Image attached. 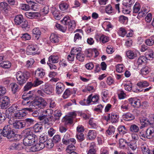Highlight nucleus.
<instances>
[{"label":"nucleus","instance_id":"nucleus-10","mask_svg":"<svg viewBox=\"0 0 154 154\" xmlns=\"http://www.w3.org/2000/svg\"><path fill=\"white\" fill-rule=\"evenodd\" d=\"M65 88L64 85L61 82H58L56 85V92L58 94H61Z\"/></svg>","mask_w":154,"mask_h":154},{"label":"nucleus","instance_id":"nucleus-32","mask_svg":"<svg viewBox=\"0 0 154 154\" xmlns=\"http://www.w3.org/2000/svg\"><path fill=\"white\" fill-rule=\"evenodd\" d=\"M47 103L45 100L42 97H39V108L43 109L47 105Z\"/></svg>","mask_w":154,"mask_h":154},{"label":"nucleus","instance_id":"nucleus-18","mask_svg":"<svg viewBox=\"0 0 154 154\" xmlns=\"http://www.w3.org/2000/svg\"><path fill=\"white\" fill-rule=\"evenodd\" d=\"M154 136V128L151 127L148 128L146 132V137L149 139L152 138Z\"/></svg>","mask_w":154,"mask_h":154},{"label":"nucleus","instance_id":"nucleus-28","mask_svg":"<svg viewBox=\"0 0 154 154\" xmlns=\"http://www.w3.org/2000/svg\"><path fill=\"white\" fill-rule=\"evenodd\" d=\"M145 42L148 46H151L154 44V35L151 36L149 38L146 39Z\"/></svg>","mask_w":154,"mask_h":154},{"label":"nucleus","instance_id":"nucleus-29","mask_svg":"<svg viewBox=\"0 0 154 154\" xmlns=\"http://www.w3.org/2000/svg\"><path fill=\"white\" fill-rule=\"evenodd\" d=\"M127 144L133 150H135L137 147V141L131 140L130 142L128 143Z\"/></svg>","mask_w":154,"mask_h":154},{"label":"nucleus","instance_id":"nucleus-17","mask_svg":"<svg viewBox=\"0 0 154 154\" xmlns=\"http://www.w3.org/2000/svg\"><path fill=\"white\" fill-rule=\"evenodd\" d=\"M51 41L53 43H58L60 41V38L59 35L55 33H52L50 37Z\"/></svg>","mask_w":154,"mask_h":154},{"label":"nucleus","instance_id":"nucleus-24","mask_svg":"<svg viewBox=\"0 0 154 154\" xmlns=\"http://www.w3.org/2000/svg\"><path fill=\"white\" fill-rule=\"evenodd\" d=\"M79 30L80 31L81 34L76 33L74 35V41L75 43L78 42L82 39V35L83 34V31L82 30Z\"/></svg>","mask_w":154,"mask_h":154},{"label":"nucleus","instance_id":"nucleus-8","mask_svg":"<svg viewBox=\"0 0 154 154\" xmlns=\"http://www.w3.org/2000/svg\"><path fill=\"white\" fill-rule=\"evenodd\" d=\"M128 100L131 105L135 108H138L140 106V100L135 98H131Z\"/></svg>","mask_w":154,"mask_h":154},{"label":"nucleus","instance_id":"nucleus-57","mask_svg":"<svg viewBox=\"0 0 154 154\" xmlns=\"http://www.w3.org/2000/svg\"><path fill=\"white\" fill-rule=\"evenodd\" d=\"M125 89L127 91H130L131 90L132 88V84L130 82H127L126 84H124Z\"/></svg>","mask_w":154,"mask_h":154},{"label":"nucleus","instance_id":"nucleus-36","mask_svg":"<svg viewBox=\"0 0 154 154\" xmlns=\"http://www.w3.org/2000/svg\"><path fill=\"white\" fill-rule=\"evenodd\" d=\"M115 128L112 125L110 126L108 129L106 131V133L107 135L111 136L113 135L115 131Z\"/></svg>","mask_w":154,"mask_h":154},{"label":"nucleus","instance_id":"nucleus-30","mask_svg":"<svg viewBox=\"0 0 154 154\" xmlns=\"http://www.w3.org/2000/svg\"><path fill=\"white\" fill-rule=\"evenodd\" d=\"M137 86L140 88H145L149 85V83L146 81L142 80L138 82L137 84Z\"/></svg>","mask_w":154,"mask_h":154},{"label":"nucleus","instance_id":"nucleus-34","mask_svg":"<svg viewBox=\"0 0 154 154\" xmlns=\"http://www.w3.org/2000/svg\"><path fill=\"white\" fill-rule=\"evenodd\" d=\"M150 71V69L147 66L143 67L140 70V73L143 75H146L148 74Z\"/></svg>","mask_w":154,"mask_h":154},{"label":"nucleus","instance_id":"nucleus-16","mask_svg":"<svg viewBox=\"0 0 154 154\" xmlns=\"http://www.w3.org/2000/svg\"><path fill=\"white\" fill-rule=\"evenodd\" d=\"M23 148V145L22 143H13L10 146L9 149L10 150L17 149L20 150Z\"/></svg>","mask_w":154,"mask_h":154},{"label":"nucleus","instance_id":"nucleus-63","mask_svg":"<svg viewBox=\"0 0 154 154\" xmlns=\"http://www.w3.org/2000/svg\"><path fill=\"white\" fill-rule=\"evenodd\" d=\"M118 97L120 99H124L126 97V94L123 91H119L118 92Z\"/></svg>","mask_w":154,"mask_h":154},{"label":"nucleus","instance_id":"nucleus-47","mask_svg":"<svg viewBox=\"0 0 154 154\" xmlns=\"http://www.w3.org/2000/svg\"><path fill=\"white\" fill-rule=\"evenodd\" d=\"M10 8L9 5L6 2H2L0 3L1 10H8Z\"/></svg>","mask_w":154,"mask_h":154},{"label":"nucleus","instance_id":"nucleus-35","mask_svg":"<svg viewBox=\"0 0 154 154\" xmlns=\"http://www.w3.org/2000/svg\"><path fill=\"white\" fill-rule=\"evenodd\" d=\"M72 90L70 88L67 89L64 92L62 97L64 99L68 98L72 93Z\"/></svg>","mask_w":154,"mask_h":154},{"label":"nucleus","instance_id":"nucleus-40","mask_svg":"<svg viewBox=\"0 0 154 154\" xmlns=\"http://www.w3.org/2000/svg\"><path fill=\"white\" fill-rule=\"evenodd\" d=\"M39 120L41 121L40 123L45 124H48L49 121L48 118L45 114L43 116L39 117Z\"/></svg>","mask_w":154,"mask_h":154},{"label":"nucleus","instance_id":"nucleus-41","mask_svg":"<svg viewBox=\"0 0 154 154\" xmlns=\"http://www.w3.org/2000/svg\"><path fill=\"white\" fill-rule=\"evenodd\" d=\"M70 135L68 133H66L64 135L62 139L63 143L66 145L68 144L69 140V139Z\"/></svg>","mask_w":154,"mask_h":154},{"label":"nucleus","instance_id":"nucleus-62","mask_svg":"<svg viewBox=\"0 0 154 154\" xmlns=\"http://www.w3.org/2000/svg\"><path fill=\"white\" fill-rule=\"evenodd\" d=\"M69 5L66 3H62L59 5V8L60 10H66L68 8Z\"/></svg>","mask_w":154,"mask_h":154},{"label":"nucleus","instance_id":"nucleus-11","mask_svg":"<svg viewBox=\"0 0 154 154\" xmlns=\"http://www.w3.org/2000/svg\"><path fill=\"white\" fill-rule=\"evenodd\" d=\"M99 99V96L97 95L92 96V94H91L88 96L86 102L88 104H89L92 102L94 103H97Z\"/></svg>","mask_w":154,"mask_h":154},{"label":"nucleus","instance_id":"nucleus-64","mask_svg":"<svg viewBox=\"0 0 154 154\" xmlns=\"http://www.w3.org/2000/svg\"><path fill=\"white\" fill-rule=\"evenodd\" d=\"M119 142V147L121 148H123L125 146V144L126 143V142L124 139H120Z\"/></svg>","mask_w":154,"mask_h":154},{"label":"nucleus","instance_id":"nucleus-2","mask_svg":"<svg viewBox=\"0 0 154 154\" xmlns=\"http://www.w3.org/2000/svg\"><path fill=\"white\" fill-rule=\"evenodd\" d=\"M52 89L51 86H48L45 83L39 80V95L43 96L44 93L50 94L52 93Z\"/></svg>","mask_w":154,"mask_h":154},{"label":"nucleus","instance_id":"nucleus-25","mask_svg":"<svg viewBox=\"0 0 154 154\" xmlns=\"http://www.w3.org/2000/svg\"><path fill=\"white\" fill-rule=\"evenodd\" d=\"M146 57L145 56H140L138 59L137 61L135 63V64L137 66H138L143 64L146 61Z\"/></svg>","mask_w":154,"mask_h":154},{"label":"nucleus","instance_id":"nucleus-20","mask_svg":"<svg viewBox=\"0 0 154 154\" xmlns=\"http://www.w3.org/2000/svg\"><path fill=\"white\" fill-rule=\"evenodd\" d=\"M25 126V124L20 121H15L13 127L16 129H21Z\"/></svg>","mask_w":154,"mask_h":154},{"label":"nucleus","instance_id":"nucleus-60","mask_svg":"<svg viewBox=\"0 0 154 154\" xmlns=\"http://www.w3.org/2000/svg\"><path fill=\"white\" fill-rule=\"evenodd\" d=\"M6 92L5 88L2 86H0V98L3 97L4 95Z\"/></svg>","mask_w":154,"mask_h":154},{"label":"nucleus","instance_id":"nucleus-51","mask_svg":"<svg viewBox=\"0 0 154 154\" xmlns=\"http://www.w3.org/2000/svg\"><path fill=\"white\" fill-rule=\"evenodd\" d=\"M11 65V63L9 61L4 62L3 63H0V66L5 69L10 68Z\"/></svg>","mask_w":154,"mask_h":154},{"label":"nucleus","instance_id":"nucleus-37","mask_svg":"<svg viewBox=\"0 0 154 154\" xmlns=\"http://www.w3.org/2000/svg\"><path fill=\"white\" fill-rule=\"evenodd\" d=\"M11 85L12 91L14 94L19 91L20 89L19 85L16 83H13L11 84Z\"/></svg>","mask_w":154,"mask_h":154},{"label":"nucleus","instance_id":"nucleus-55","mask_svg":"<svg viewBox=\"0 0 154 154\" xmlns=\"http://www.w3.org/2000/svg\"><path fill=\"white\" fill-rule=\"evenodd\" d=\"M70 21L69 16H66L64 17L61 22L64 25H67Z\"/></svg>","mask_w":154,"mask_h":154},{"label":"nucleus","instance_id":"nucleus-50","mask_svg":"<svg viewBox=\"0 0 154 154\" xmlns=\"http://www.w3.org/2000/svg\"><path fill=\"white\" fill-rule=\"evenodd\" d=\"M76 137L78 140V141L79 142H82L85 139L83 133H76Z\"/></svg>","mask_w":154,"mask_h":154},{"label":"nucleus","instance_id":"nucleus-61","mask_svg":"<svg viewBox=\"0 0 154 154\" xmlns=\"http://www.w3.org/2000/svg\"><path fill=\"white\" fill-rule=\"evenodd\" d=\"M81 51V49L80 48L74 47L72 49L71 52V53L74 54V55L75 54L77 55V53H80Z\"/></svg>","mask_w":154,"mask_h":154},{"label":"nucleus","instance_id":"nucleus-38","mask_svg":"<svg viewBox=\"0 0 154 154\" xmlns=\"http://www.w3.org/2000/svg\"><path fill=\"white\" fill-rule=\"evenodd\" d=\"M109 91L107 90H104L102 91L101 95L104 101L105 102L107 100L109 97Z\"/></svg>","mask_w":154,"mask_h":154},{"label":"nucleus","instance_id":"nucleus-3","mask_svg":"<svg viewBox=\"0 0 154 154\" xmlns=\"http://www.w3.org/2000/svg\"><path fill=\"white\" fill-rule=\"evenodd\" d=\"M16 78L17 83L20 85H23L26 83L28 79L26 75L20 71H19L17 73Z\"/></svg>","mask_w":154,"mask_h":154},{"label":"nucleus","instance_id":"nucleus-7","mask_svg":"<svg viewBox=\"0 0 154 154\" xmlns=\"http://www.w3.org/2000/svg\"><path fill=\"white\" fill-rule=\"evenodd\" d=\"M38 85V79L37 78L36 80L34 81L33 84L31 82H28L24 87V90L25 91H27L30 89L33 86L36 87Z\"/></svg>","mask_w":154,"mask_h":154},{"label":"nucleus","instance_id":"nucleus-27","mask_svg":"<svg viewBox=\"0 0 154 154\" xmlns=\"http://www.w3.org/2000/svg\"><path fill=\"white\" fill-rule=\"evenodd\" d=\"M117 129L119 134L121 135L125 134L127 132V130L124 125H119Z\"/></svg>","mask_w":154,"mask_h":154},{"label":"nucleus","instance_id":"nucleus-22","mask_svg":"<svg viewBox=\"0 0 154 154\" xmlns=\"http://www.w3.org/2000/svg\"><path fill=\"white\" fill-rule=\"evenodd\" d=\"M19 110V106L17 104H13L8 109V111L11 114Z\"/></svg>","mask_w":154,"mask_h":154},{"label":"nucleus","instance_id":"nucleus-33","mask_svg":"<svg viewBox=\"0 0 154 154\" xmlns=\"http://www.w3.org/2000/svg\"><path fill=\"white\" fill-rule=\"evenodd\" d=\"M97 134L94 130H89L88 134V137L89 139L93 140L96 137Z\"/></svg>","mask_w":154,"mask_h":154},{"label":"nucleus","instance_id":"nucleus-46","mask_svg":"<svg viewBox=\"0 0 154 154\" xmlns=\"http://www.w3.org/2000/svg\"><path fill=\"white\" fill-rule=\"evenodd\" d=\"M35 143V145L31 147H29L27 149L29 150L30 152H35L38 151V142Z\"/></svg>","mask_w":154,"mask_h":154},{"label":"nucleus","instance_id":"nucleus-49","mask_svg":"<svg viewBox=\"0 0 154 154\" xmlns=\"http://www.w3.org/2000/svg\"><path fill=\"white\" fill-rule=\"evenodd\" d=\"M99 39L102 43H105L109 41V38L106 36L102 35L100 37Z\"/></svg>","mask_w":154,"mask_h":154},{"label":"nucleus","instance_id":"nucleus-6","mask_svg":"<svg viewBox=\"0 0 154 154\" xmlns=\"http://www.w3.org/2000/svg\"><path fill=\"white\" fill-rule=\"evenodd\" d=\"M140 121L142 126L140 127V128H142L148 126L149 125H152L153 124L152 121L150 119H149L145 118H140Z\"/></svg>","mask_w":154,"mask_h":154},{"label":"nucleus","instance_id":"nucleus-15","mask_svg":"<svg viewBox=\"0 0 154 154\" xmlns=\"http://www.w3.org/2000/svg\"><path fill=\"white\" fill-rule=\"evenodd\" d=\"M122 119L126 121H130L135 119L134 116L129 112H128L123 114L122 116Z\"/></svg>","mask_w":154,"mask_h":154},{"label":"nucleus","instance_id":"nucleus-43","mask_svg":"<svg viewBox=\"0 0 154 154\" xmlns=\"http://www.w3.org/2000/svg\"><path fill=\"white\" fill-rule=\"evenodd\" d=\"M21 24V27L24 30L27 31L29 30V26L26 20H24Z\"/></svg>","mask_w":154,"mask_h":154},{"label":"nucleus","instance_id":"nucleus-1","mask_svg":"<svg viewBox=\"0 0 154 154\" xmlns=\"http://www.w3.org/2000/svg\"><path fill=\"white\" fill-rule=\"evenodd\" d=\"M23 144L25 146H30L33 143L38 142V135L28 130L24 132Z\"/></svg>","mask_w":154,"mask_h":154},{"label":"nucleus","instance_id":"nucleus-4","mask_svg":"<svg viewBox=\"0 0 154 154\" xmlns=\"http://www.w3.org/2000/svg\"><path fill=\"white\" fill-rule=\"evenodd\" d=\"M15 134L13 130L10 128L9 125L5 126L2 131V136L7 137L8 139L12 138L15 136Z\"/></svg>","mask_w":154,"mask_h":154},{"label":"nucleus","instance_id":"nucleus-48","mask_svg":"<svg viewBox=\"0 0 154 154\" xmlns=\"http://www.w3.org/2000/svg\"><path fill=\"white\" fill-rule=\"evenodd\" d=\"M118 33L120 36L122 37H124L127 34L125 29L123 27H121L119 29Z\"/></svg>","mask_w":154,"mask_h":154},{"label":"nucleus","instance_id":"nucleus-26","mask_svg":"<svg viewBox=\"0 0 154 154\" xmlns=\"http://www.w3.org/2000/svg\"><path fill=\"white\" fill-rule=\"evenodd\" d=\"M52 14L56 20L60 19L62 17V13L60 12L59 10H54Z\"/></svg>","mask_w":154,"mask_h":154},{"label":"nucleus","instance_id":"nucleus-42","mask_svg":"<svg viewBox=\"0 0 154 154\" xmlns=\"http://www.w3.org/2000/svg\"><path fill=\"white\" fill-rule=\"evenodd\" d=\"M33 109H38V96L32 102Z\"/></svg>","mask_w":154,"mask_h":154},{"label":"nucleus","instance_id":"nucleus-56","mask_svg":"<svg viewBox=\"0 0 154 154\" xmlns=\"http://www.w3.org/2000/svg\"><path fill=\"white\" fill-rule=\"evenodd\" d=\"M85 57L84 55L82 53H77L76 58L79 61L83 62L84 60Z\"/></svg>","mask_w":154,"mask_h":154},{"label":"nucleus","instance_id":"nucleus-14","mask_svg":"<svg viewBox=\"0 0 154 154\" xmlns=\"http://www.w3.org/2000/svg\"><path fill=\"white\" fill-rule=\"evenodd\" d=\"M38 90H33L29 91L28 93V95L26 97H25L26 99L28 100L32 99V98H35L38 96Z\"/></svg>","mask_w":154,"mask_h":154},{"label":"nucleus","instance_id":"nucleus-52","mask_svg":"<svg viewBox=\"0 0 154 154\" xmlns=\"http://www.w3.org/2000/svg\"><path fill=\"white\" fill-rule=\"evenodd\" d=\"M116 71L119 73L122 72L125 68L124 66L122 64H118L116 66Z\"/></svg>","mask_w":154,"mask_h":154},{"label":"nucleus","instance_id":"nucleus-45","mask_svg":"<svg viewBox=\"0 0 154 154\" xmlns=\"http://www.w3.org/2000/svg\"><path fill=\"white\" fill-rule=\"evenodd\" d=\"M130 130L131 131L137 133L139 130V127L135 124L131 125L130 127Z\"/></svg>","mask_w":154,"mask_h":154},{"label":"nucleus","instance_id":"nucleus-59","mask_svg":"<svg viewBox=\"0 0 154 154\" xmlns=\"http://www.w3.org/2000/svg\"><path fill=\"white\" fill-rule=\"evenodd\" d=\"M146 60L147 58H153V51L152 50H150L146 53Z\"/></svg>","mask_w":154,"mask_h":154},{"label":"nucleus","instance_id":"nucleus-5","mask_svg":"<svg viewBox=\"0 0 154 154\" xmlns=\"http://www.w3.org/2000/svg\"><path fill=\"white\" fill-rule=\"evenodd\" d=\"M10 106V100L7 96H4L0 98V107L2 109H6Z\"/></svg>","mask_w":154,"mask_h":154},{"label":"nucleus","instance_id":"nucleus-58","mask_svg":"<svg viewBox=\"0 0 154 154\" xmlns=\"http://www.w3.org/2000/svg\"><path fill=\"white\" fill-rule=\"evenodd\" d=\"M128 18L123 16H121L119 17V21L121 23L125 24L128 22Z\"/></svg>","mask_w":154,"mask_h":154},{"label":"nucleus","instance_id":"nucleus-9","mask_svg":"<svg viewBox=\"0 0 154 154\" xmlns=\"http://www.w3.org/2000/svg\"><path fill=\"white\" fill-rule=\"evenodd\" d=\"M38 49L36 45H29L26 48V54L28 55H31L35 53V51Z\"/></svg>","mask_w":154,"mask_h":154},{"label":"nucleus","instance_id":"nucleus-39","mask_svg":"<svg viewBox=\"0 0 154 154\" xmlns=\"http://www.w3.org/2000/svg\"><path fill=\"white\" fill-rule=\"evenodd\" d=\"M32 37L34 39H38V28H35L32 30Z\"/></svg>","mask_w":154,"mask_h":154},{"label":"nucleus","instance_id":"nucleus-23","mask_svg":"<svg viewBox=\"0 0 154 154\" xmlns=\"http://www.w3.org/2000/svg\"><path fill=\"white\" fill-rule=\"evenodd\" d=\"M14 20L15 23L17 25H19L21 24L24 20L23 16L21 15L16 16Z\"/></svg>","mask_w":154,"mask_h":154},{"label":"nucleus","instance_id":"nucleus-53","mask_svg":"<svg viewBox=\"0 0 154 154\" xmlns=\"http://www.w3.org/2000/svg\"><path fill=\"white\" fill-rule=\"evenodd\" d=\"M55 26L57 28L63 32H65L67 29V27L66 25L63 26L58 23H56Z\"/></svg>","mask_w":154,"mask_h":154},{"label":"nucleus","instance_id":"nucleus-31","mask_svg":"<svg viewBox=\"0 0 154 154\" xmlns=\"http://www.w3.org/2000/svg\"><path fill=\"white\" fill-rule=\"evenodd\" d=\"M59 57L57 55H52L49 58V61L53 63H57L58 62Z\"/></svg>","mask_w":154,"mask_h":154},{"label":"nucleus","instance_id":"nucleus-21","mask_svg":"<svg viewBox=\"0 0 154 154\" xmlns=\"http://www.w3.org/2000/svg\"><path fill=\"white\" fill-rule=\"evenodd\" d=\"M140 147L142 153H150V150L146 144L144 142L141 143Z\"/></svg>","mask_w":154,"mask_h":154},{"label":"nucleus","instance_id":"nucleus-13","mask_svg":"<svg viewBox=\"0 0 154 154\" xmlns=\"http://www.w3.org/2000/svg\"><path fill=\"white\" fill-rule=\"evenodd\" d=\"M137 53H139V51L128 50L126 52L127 57L130 59H133L137 57Z\"/></svg>","mask_w":154,"mask_h":154},{"label":"nucleus","instance_id":"nucleus-19","mask_svg":"<svg viewBox=\"0 0 154 154\" xmlns=\"http://www.w3.org/2000/svg\"><path fill=\"white\" fill-rule=\"evenodd\" d=\"M25 16L28 18L32 19L37 17L38 16V13L34 12H26L25 13Z\"/></svg>","mask_w":154,"mask_h":154},{"label":"nucleus","instance_id":"nucleus-44","mask_svg":"<svg viewBox=\"0 0 154 154\" xmlns=\"http://www.w3.org/2000/svg\"><path fill=\"white\" fill-rule=\"evenodd\" d=\"M26 116L25 112L21 111L15 114L14 116L16 118L18 119H21L24 116Z\"/></svg>","mask_w":154,"mask_h":154},{"label":"nucleus","instance_id":"nucleus-54","mask_svg":"<svg viewBox=\"0 0 154 154\" xmlns=\"http://www.w3.org/2000/svg\"><path fill=\"white\" fill-rule=\"evenodd\" d=\"M89 123L91 127L93 128H96L98 127L97 124L92 119H90Z\"/></svg>","mask_w":154,"mask_h":154},{"label":"nucleus","instance_id":"nucleus-12","mask_svg":"<svg viewBox=\"0 0 154 154\" xmlns=\"http://www.w3.org/2000/svg\"><path fill=\"white\" fill-rule=\"evenodd\" d=\"M108 118L112 123H115L118 122L119 118V116L116 113H112L108 115Z\"/></svg>","mask_w":154,"mask_h":154}]
</instances>
